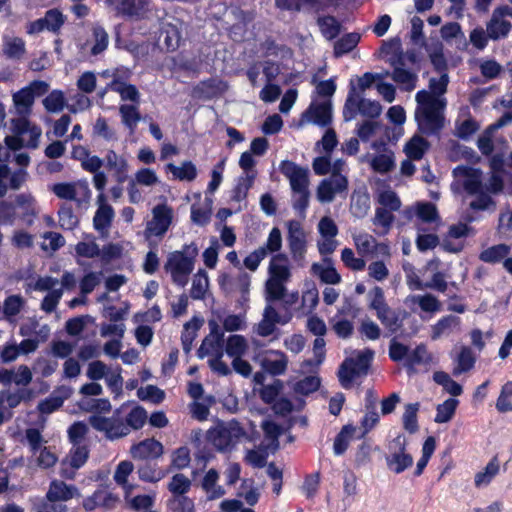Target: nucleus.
<instances>
[{"mask_svg":"<svg viewBox=\"0 0 512 512\" xmlns=\"http://www.w3.org/2000/svg\"><path fill=\"white\" fill-rule=\"evenodd\" d=\"M285 281L270 279L266 282V293L268 301H278L285 297Z\"/></svg>","mask_w":512,"mask_h":512,"instance_id":"58","label":"nucleus"},{"mask_svg":"<svg viewBox=\"0 0 512 512\" xmlns=\"http://www.w3.org/2000/svg\"><path fill=\"white\" fill-rule=\"evenodd\" d=\"M459 401L455 398H449L443 403L439 404L436 408V416L434 421L436 423H446L452 419L455 414Z\"/></svg>","mask_w":512,"mask_h":512,"instance_id":"41","label":"nucleus"},{"mask_svg":"<svg viewBox=\"0 0 512 512\" xmlns=\"http://www.w3.org/2000/svg\"><path fill=\"white\" fill-rule=\"evenodd\" d=\"M429 143L426 139L414 136L406 145L405 152L412 160H420L425 154Z\"/></svg>","mask_w":512,"mask_h":512,"instance_id":"43","label":"nucleus"},{"mask_svg":"<svg viewBox=\"0 0 512 512\" xmlns=\"http://www.w3.org/2000/svg\"><path fill=\"white\" fill-rule=\"evenodd\" d=\"M173 221V209L167 203H159L152 209V220L147 223L146 233L162 237Z\"/></svg>","mask_w":512,"mask_h":512,"instance_id":"6","label":"nucleus"},{"mask_svg":"<svg viewBox=\"0 0 512 512\" xmlns=\"http://www.w3.org/2000/svg\"><path fill=\"white\" fill-rule=\"evenodd\" d=\"M13 102L19 114L29 113L34 103V95L24 87L13 95Z\"/></svg>","mask_w":512,"mask_h":512,"instance_id":"40","label":"nucleus"},{"mask_svg":"<svg viewBox=\"0 0 512 512\" xmlns=\"http://www.w3.org/2000/svg\"><path fill=\"white\" fill-rule=\"evenodd\" d=\"M318 25L323 36L329 40L336 38L341 32V24L331 15L320 17Z\"/></svg>","mask_w":512,"mask_h":512,"instance_id":"42","label":"nucleus"},{"mask_svg":"<svg viewBox=\"0 0 512 512\" xmlns=\"http://www.w3.org/2000/svg\"><path fill=\"white\" fill-rule=\"evenodd\" d=\"M166 170L170 171L174 178L180 181H193L197 177L196 166L191 161H184L180 167L168 163Z\"/></svg>","mask_w":512,"mask_h":512,"instance_id":"35","label":"nucleus"},{"mask_svg":"<svg viewBox=\"0 0 512 512\" xmlns=\"http://www.w3.org/2000/svg\"><path fill=\"white\" fill-rule=\"evenodd\" d=\"M24 300L20 295L8 296L3 305V312L7 317H13L20 313L23 308Z\"/></svg>","mask_w":512,"mask_h":512,"instance_id":"64","label":"nucleus"},{"mask_svg":"<svg viewBox=\"0 0 512 512\" xmlns=\"http://www.w3.org/2000/svg\"><path fill=\"white\" fill-rule=\"evenodd\" d=\"M391 78L397 84L402 85V88L408 92L416 88V83L418 80V77L415 73L400 66H396L393 69V72L391 73Z\"/></svg>","mask_w":512,"mask_h":512,"instance_id":"30","label":"nucleus"},{"mask_svg":"<svg viewBox=\"0 0 512 512\" xmlns=\"http://www.w3.org/2000/svg\"><path fill=\"white\" fill-rule=\"evenodd\" d=\"M127 406L128 403L122 404L114 411L112 417L91 415L88 419L89 424L96 431L103 432L109 440L125 437L131 430L141 429L148 419L146 410L140 405L134 406L122 419L120 415Z\"/></svg>","mask_w":512,"mask_h":512,"instance_id":"1","label":"nucleus"},{"mask_svg":"<svg viewBox=\"0 0 512 512\" xmlns=\"http://www.w3.org/2000/svg\"><path fill=\"white\" fill-rule=\"evenodd\" d=\"M355 431L356 428L351 424L343 426L334 439L333 450L335 455H342L346 452L349 446V439L353 436Z\"/></svg>","mask_w":512,"mask_h":512,"instance_id":"39","label":"nucleus"},{"mask_svg":"<svg viewBox=\"0 0 512 512\" xmlns=\"http://www.w3.org/2000/svg\"><path fill=\"white\" fill-rule=\"evenodd\" d=\"M203 324V319L197 316H193L183 326L181 333V343L185 353H189L192 349L193 342L197 336L198 330Z\"/></svg>","mask_w":512,"mask_h":512,"instance_id":"23","label":"nucleus"},{"mask_svg":"<svg viewBox=\"0 0 512 512\" xmlns=\"http://www.w3.org/2000/svg\"><path fill=\"white\" fill-rule=\"evenodd\" d=\"M59 224L64 230H73L78 224V218L71 207L62 206L58 211Z\"/></svg>","mask_w":512,"mask_h":512,"instance_id":"62","label":"nucleus"},{"mask_svg":"<svg viewBox=\"0 0 512 512\" xmlns=\"http://www.w3.org/2000/svg\"><path fill=\"white\" fill-rule=\"evenodd\" d=\"M325 261H327L329 263V265L322 266L318 263H314L312 265V271L316 275H318L321 282H323L325 284H331V285L339 284L341 282V275L333 267L330 259H326Z\"/></svg>","mask_w":512,"mask_h":512,"instance_id":"31","label":"nucleus"},{"mask_svg":"<svg viewBox=\"0 0 512 512\" xmlns=\"http://www.w3.org/2000/svg\"><path fill=\"white\" fill-rule=\"evenodd\" d=\"M190 449L187 446H181L173 451L171 466L177 470H183L190 465Z\"/></svg>","mask_w":512,"mask_h":512,"instance_id":"54","label":"nucleus"},{"mask_svg":"<svg viewBox=\"0 0 512 512\" xmlns=\"http://www.w3.org/2000/svg\"><path fill=\"white\" fill-rule=\"evenodd\" d=\"M288 245L295 260L302 259L306 252V242L301 224L296 220L288 222Z\"/></svg>","mask_w":512,"mask_h":512,"instance_id":"16","label":"nucleus"},{"mask_svg":"<svg viewBox=\"0 0 512 512\" xmlns=\"http://www.w3.org/2000/svg\"><path fill=\"white\" fill-rule=\"evenodd\" d=\"M149 2V0H117L112 6L124 17L142 19L149 11Z\"/></svg>","mask_w":512,"mask_h":512,"instance_id":"17","label":"nucleus"},{"mask_svg":"<svg viewBox=\"0 0 512 512\" xmlns=\"http://www.w3.org/2000/svg\"><path fill=\"white\" fill-rule=\"evenodd\" d=\"M129 76L130 72L128 70L124 71L123 77L114 74L113 79L107 84L106 89H110L111 91L118 93L123 101L129 100L134 103H139L140 93L137 87L126 82V79Z\"/></svg>","mask_w":512,"mask_h":512,"instance_id":"13","label":"nucleus"},{"mask_svg":"<svg viewBox=\"0 0 512 512\" xmlns=\"http://www.w3.org/2000/svg\"><path fill=\"white\" fill-rule=\"evenodd\" d=\"M191 480L182 473H177L172 476L167 488L172 494L171 497L185 496L191 489Z\"/></svg>","mask_w":512,"mask_h":512,"instance_id":"37","label":"nucleus"},{"mask_svg":"<svg viewBox=\"0 0 512 512\" xmlns=\"http://www.w3.org/2000/svg\"><path fill=\"white\" fill-rule=\"evenodd\" d=\"M221 80L208 78L200 81L193 87L192 96L198 99L210 100L222 94L223 89Z\"/></svg>","mask_w":512,"mask_h":512,"instance_id":"20","label":"nucleus"},{"mask_svg":"<svg viewBox=\"0 0 512 512\" xmlns=\"http://www.w3.org/2000/svg\"><path fill=\"white\" fill-rule=\"evenodd\" d=\"M130 453L134 459L155 460L163 454V445L154 438L145 439L132 445Z\"/></svg>","mask_w":512,"mask_h":512,"instance_id":"14","label":"nucleus"},{"mask_svg":"<svg viewBox=\"0 0 512 512\" xmlns=\"http://www.w3.org/2000/svg\"><path fill=\"white\" fill-rule=\"evenodd\" d=\"M137 396L142 401L148 400L154 404H159L164 400L165 393L155 385H147L145 388L138 389Z\"/></svg>","mask_w":512,"mask_h":512,"instance_id":"53","label":"nucleus"},{"mask_svg":"<svg viewBox=\"0 0 512 512\" xmlns=\"http://www.w3.org/2000/svg\"><path fill=\"white\" fill-rule=\"evenodd\" d=\"M416 214L425 223H432L439 219L436 205L431 202L418 203Z\"/></svg>","mask_w":512,"mask_h":512,"instance_id":"55","label":"nucleus"},{"mask_svg":"<svg viewBox=\"0 0 512 512\" xmlns=\"http://www.w3.org/2000/svg\"><path fill=\"white\" fill-rule=\"evenodd\" d=\"M106 167L113 171V176L118 184H123L127 180L128 163L123 158L117 155L114 150H108L105 155Z\"/></svg>","mask_w":512,"mask_h":512,"instance_id":"21","label":"nucleus"},{"mask_svg":"<svg viewBox=\"0 0 512 512\" xmlns=\"http://www.w3.org/2000/svg\"><path fill=\"white\" fill-rule=\"evenodd\" d=\"M16 218L17 212L15 202L12 203L6 200L0 201V224L13 225Z\"/></svg>","mask_w":512,"mask_h":512,"instance_id":"60","label":"nucleus"},{"mask_svg":"<svg viewBox=\"0 0 512 512\" xmlns=\"http://www.w3.org/2000/svg\"><path fill=\"white\" fill-rule=\"evenodd\" d=\"M476 362V358L470 347L463 346L457 357V367L454 373L460 374L470 371Z\"/></svg>","mask_w":512,"mask_h":512,"instance_id":"45","label":"nucleus"},{"mask_svg":"<svg viewBox=\"0 0 512 512\" xmlns=\"http://www.w3.org/2000/svg\"><path fill=\"white\" fill-rule=\"evenodd\" d=\"M65 104V96L61 90H53L43 100L45 109L50 113L62 111Z\"/></svg>","mask_w":512,"mask_h":512,"instance_id":"47","label":"nucleus"},{"mask_svg":"<svg viewBox=\"0 0 512 512\" xmlns=\"http://www.w3.org/2000/svg\"><path fill=\"white\" fill-rule=\"evenodd\" d=\"M209 286V279L207 272L199 269L194 275L192 287L190 290V297L194 300H204Z\"/></svg>","mask_w":512,"mask_h":512,"instance_id":"34","label":"nucleus"},{"mask_svg":"<svg viewBox=\"0 0 512 512\" xmlns=\"http://www.w3.org/2000/svg\"><path fill=\"white\" fill-rule=\"evenodd\" d=\"M341 260L347 268L353 271H361L365 268L364 259L356 257L351 248L346 247L342 250Z\"/></svg>","mask_w":512,"mask_h":512,"instance_id":"61","label":"nucleus"},{"mask_svg":"<svg viewBox=\"0 0 512 512\" xmlns=\"http://www.w3.org/2000/svg\"><path fill=\"white\" fill-rule=\"evenodd\" d=\"M243 434V428L236 424L211 429L208 438L217 450L227 451L237 443Z\"/></svg>","mask_w":512,"mask_h":512,"instance_id":"5","label":"nucleus"},{"mask_svg":"<svg viewBox=\"0 0 512 512\" xmlns=\"http://www.w3.org/2000/svg\"><path fill=\"white\" fill-rule=\"evenodd\" d=\"M119 502V497L105 489H97L92 495L83 500L82 506L86 511H93L96 508L112 510Z\"/></svg>","mask_w":512,"mask_h":512,"instance_id":"12","label":"nucleus"},{"mask_svg":"<svg viewBox=\"0 0 512 512\" xmlns=\"http://www.w3.org/2000/svg\"><path fill=\"white\" fill-rule=\"evenodd\" d=\"M443 106L434 108L425 107L424 110L415 111V119L419 129L425 134H434L444 126V117L441 113Z\"/></svg>","mask_w":512,"mask_h":512,"instance_id":"8","label":"nucleus"},{"mask_svg":"<svg viewBox=\"0 0 512 512\" xmlns=\"http://www.w3.org/2000/svg\"><path fill=\"white\" fill-rule=\"evenodd\" d=\"M161 35H164V44L169 51H175L178 49L181 36L177 27L174 25H167L161 31Z\"/></svg>","mask_w":512,"mask_h":512,"instance_id":"56","label":"nucleus"},{"mask_svg":"<svg viewBox=\"0 0 512 512\" xmlns=\"http://www.w3.org/2000/svg\"><path fill=\"white\" fill-rule=\"evenodd\" d=\"M247 349V342L242 335L234 334L228 337L225 352L230 357L242 356Z\"/></svg>","mask_w":512,"mask_h":512,"instance_id":"44","label":"nucleus"},{"mask_svg":"<svg viewBox=\"0 0 512 512\" xmlns=\"http://www.w3.org/2000/svg\"><path fill=\"white\" fill-rule=\"evenodd\" d=\"M255 174H242L237 180L236 184L231 190L230 200L233 202H241L248 196L249 190L253 187L255 182Z\"/></svg>","mask_w":512,"mask_h":512,"instance_id":"25","label":"nucleus"},{"mask_svg":"<svg viewBox=\"0 0 512 512\" xmlns=\"http://www.w3.org/2000/svg\"><path fill=\"white\" fill-rule=\"evenodd\" d=\"M270 279L287 282L291 276L288 266V257L285 254L278 253L271 258L269 264Z\"/></svg>","mask_w":512,"mask_h":512,"instance_id":"22","label":"nucleus"},{"mask_svg":"<svg viewBox=\"0 0 512 512\" xmlns=\"http://www.w3.org/2000/svg\"><path fill=\"white\" fill-rule=\"evenodd\" d=\"M413 301L418 304L423 312L436 313L441 310V302L430 293L414 296Z\"/></svg>","mask_w":512,"mask_h":512,"instance_id":"48","label":"nucleus"},{"mask_svg":"<svg viewBox=\"0 0 512 512\" xmlns=\"http://www.w3.org/2000/svg\"><path fill=\"white\" fill-rule=\"evenodd\" d=\"M510 252L507 244L493 245L479 254V259L485 263L495 264L502 261Z\"/></svg>","mask_w":512,"mask_h":512,"instance_id":"36","label":"nucleus"},{"mask_svg":"<svg viewBox=\"0 0 512 512\" xmlns=\"http://www.w3.org/2000/svg\"><path fill=\"white\" fill-rule=\"evenodd\" d=\"M360 39L361 36L357 32L344 34L334 43V55L340 57L351 52L358 45Z\"/></svg>","mask_w":512,"mask_h":512,"instance_id":"33","label":"nucleus"},{"mask_svg":"<svg viewBox=\"0 0 512 512\" xmlns=\"http://www.w3.org/2000/svg\"><path fill=\"white\" fill-rule=\"evenodd\" d=\"M320 385L321 381L319 377L309 375L296 383L295 390L301 395H309L317 391Z\"/></svg>","mask_w":512,"mask_h":512,"instance_id":"59","label":"nucleus"},{"mask_svg":"<svg viewBox=\"0 0 512 512\" xmlns=\"http://www.w3.org/2000/svg\"><path fill=\"white\" fill-rule=\"evenodd\" d=\"M406 448L407 440L403 434L397 435L389 442V454L385 456V460L390 471L400 474L413 465V457Z\"/></svg>","mask_w":512,"mask_h":512,"instance_id":"4","label":"nucleus"},{"mask_svg":"<svg viewBox=\"0 0 512 512\" xmlns=\"http://www.w3.org/2000/svg\"><path fill=\"white\" fill-rule=\"evenodd\" d=\"M395 166L393 155L378 154L371 161V167L375 172L385 174Z\"/></svg>","mask_w":512,"mask_h":512,"instance_id":"57","label":"nucleus"},{"mask_svg":"<svg viewBox=\"0 0 512 512\" xmlns=\"http://www.w3.org/2000/svg\"><path fill=\"white\" fill-rule=\"evenodd\" d=\"M198 247L192 242L185 244L181 251H174L168 256L165 269L171 273L172 280L180 287H185L188 277L194 269Z\"/></svg>","mask_w":512,"mask_h":512,"instance_id":"2","label":"nucleus"},{"mask_svg":"<svg viewBox=\"0 0 512 512\" xmlns=\"http://www.w3.org/2000/svg\"><path fill=\"white\" fill-rule=\"evenodd\" d=\"M167 507L171 512H195L193 499L186 495L170 497L167 500Z\"/></svg>","mask_w":512,"mask_h":512,"instance_id":"50","label":"nucleus"},{"mask_svg":"<svg viewBox=\"0 0 512 512\" xmlns=\"http://www.w3.org/2000/svg\"><path fill=\"white\" fill-rule=\"evenodd\" d=\"M93 38L95 43L91 48V54L96 56L107 49L109 36L106 30L98 25L93 28Z\"/></svg>","mask_w":512,"mask_h":512,"instance_id":"52","label":"nucleus"},{"mask_svg":"<svg viewBox=\"0 0 512 512\" xmlns=\"http://www.w3.org/2000/svg\"><path fill=\"white\" fill-rule=\"evenodd\" d=\"M500 464L498 456L495 455L491 458L485 468L475 474L474 484L477 488L488 486L494 477L499 473Z\"/></svg>","mask_w":512,"mask_h":512,"instance_id":"26","label":"nucleus"},{"mask_svg":"<svg viewBox=\"0 0 512 512\" xmlns=\"http://www.w3.org/2000/svg\"><path fill=\"white\" fill-rule=\"evenodd\" d=\"M302 118L307 122L313 123L319 127H327L332 123V102L326 100L320 103L312 102L303 112Z\"/></svg>","mask_w":512,"mask_h":512,"instance_id":"11","label":"nucleus"},{"mask_svg":"<svg viewBox=\"0 0 512 512\" xmlns=\"http://www.w3.org/2000/svg\"><path fill=\"white\" fill-rule=\"evenodd\" d=\"M376 316L381 324L386 328L389 335H393L402 329L403 321L408 316V313L405 310H394L389 307L388 311L385 310V312H379Z\"/></svg>","mask_w":512,"mask_h":512,"instance_id":"18","label":"nucleus"},{"mask_svg":"<svg viewBox=\"0 0 512 512\" xmlns=\"http://www.w3.org/2000/svg\"><path fill=\"white\" fill-rule=\"evenodd\" d=\"M27 172L22 169L11 171L6 163H0V198H3L8 190H18L26 182Z\"/></svg>","mask_w":512,"mask_h":512,"instance_id":"10","label":"nucleus"},{"mask_svg":"<svg viewBox=\"0 0 512 512\" xmlns=\"http://www.w3.org/2000/svg\"><path fill=\"white\" fill-rule=\"evenodd\" d=\"M260 361L262 369L272 376L283 375L288 366L286 354L280 350H269Z\"/></svg>","mask_w":512,"mask_h":512,"instance_id":"15","label":"nucleus"},{"mask_svg":"<svg viewBox=\"0 0 512 512\" xmlns=\"http://www.w3.org/2000/svg\"><path fill=\"white\" fill-rule=\"evenodd\" d=\"M89 457V449L86 445H78L70 451V465L74 469L82 467Z\"/></svg>","mask_w":512,"mask_h":512,"instance_id":"63","label":"nucleus"},{"mask_svg":"<svg viewBox=\"0 0 512 512\" xmlns=\"http://www.w3.org/2000/svg\"><path fill=\"white\" fill-rule=\"evenodd\" d=\"M78 495V489L74 485H68L64 481L53 480L50 483L46 498L49 502L68 501Z\"/></svg>","mask_w":512,"mask_h":512,"instance_id":"19","label":"nucleus"},{"mask_svg":"<svg viewBox=\"0 0 512 512\" xmlns=\"http://www.w3.org/2000/svg\"><path fill=\"white\" fill-rule=\"evenodd\" d=\"M369 308L371 310H374L376 312V315L379 312H385L388 311L389 305L387 304L385 300L384 291L381 287L375 286L370 292H369Z\"/></svg>","mask_w":512,"mask_h":512,"instance_id":"51","label":"nucleus"},{"mask_svg":"<svg viewBox=\"0 0 512 512\" xmlns=\"http://www.w3.org/2000/svg\"><path fill=\"white\" fill-rule=\"evenodd\" d=\"M420 409V403H409L405 406V411L402 415L403 428L409 434H415L419 430L418 424V411Z\"/></svg>","mask_w":512,"mask_h":512,"instance_id":"32","label":"nucleus"},{"mask_svg":"<svg viewBox=\"0 0 512 512\" xmlns=\"http://www.w3.org/2000/svg\"><path fill=\"white\" fill-rule=\"evenodd\" d=\"M362 99L356 91V86L351 81L348 96L343 107V118L345 121H350L355 118L358 112L361 113Z\"/></svg>","mask_w":512,"mask_h":512,"instance_id":"27","label":"nucleus"},{"mask_svg":"<svg viewBox=\"0 0 512 512\" xmlns=\"http://www.w3.org/2000/svg\"><path fill=\"white\" fill-rule=\"evenodd\" d=\"M137 473L140 480L151 483L158 482L165 476L164 472L151 461H145L143 464L139 465Z\"/></svg>","mask_w":512,"mask_h":512,"instance_id":"38","label":"nucleus"},{"mask_svg":"<svg viewBox=\"0 0 512 512\" xmlns=\"http://www.w3.org/2000/svg\"><path fill=\"white\" fill-rule=\"evenodd\" d=\"M280 172L289 179L292 192L309 189V171L290 160H283L279 165Z\"/></svg>","mask_w":512,"mask_h":512,"instance_id":"9","label":"nucleus"},{"mask_svg":"<svg viewBox=\"0 0 512 512\" xmlns=\"http://www.w3.org/2000/svg\"><path fill=\"white\" fill-rule=\"evenodd\" d=\"M113 217L114 210L112 206L108 204L100 205L93 217V226L95 230L101 233L106 232L108 228L111 226Z\"/></svg>","mask_w":512,"mask_h":512,"instance_id":"29","label":"nucleus"},{"mask_svg":"<svg viewBox=\"0 0 512 512\" xmlns=\"http://www.w3.org/2000/svg\"><path fill=\"white\" fill-rule=\"evenodd\" d=\"M512 29V23L493 15L487 23V33L490 39L499 40L506 38Z\"/></svg>","mask_w":512,"mask_h":512,"instance_id":"28","label":"nucleus"},{"mask_svg":"<svg viewBox=\"0 0 512 512\" xmlns=\"http://www.w3.org/2000/svg\"><path fill=\"white\" fill-rule=\"evenodd\" d=\"M46 26V30L53 33L59 32L65 22V17L59 9H49L42 18Z\"/></svg>","mask_w":512,"mask_h":512,"instance_id":"49","label":"nucleus"},{"mask_svg":"<svg viewBox=\"0 0 512 512\" xmlns=\"http://www.w3.org/2000/svg\"><path fill=\"white\" fill-rule=\"evenodd\" d=\"M119 112L122 123L130 130H134L141 119V114L137 107L134 105L123 104L120 106Z\"/></svg>","mask_w":512,"mask_h":512,"instance_id":"46","label":"nucleus"},{"mask_svg":"<svg viewBox=\"0 0 512 512\" xmlns=\"http://www.w3.org/2000/svg\"><path fill=\"white\" fill-rule=\"evenodd\" d=\"M16 208L21 209L19 215L20 220L27 226H31L36 217V210L34 206V199L27 194H18L15 197Z\"/></svg>","mask_w":512,"mask_h":512,"instance_id":"24","label":"nucleus"},{"mask_svg":"<svg viewBox=\"0 0 512 512\" xmlns=\"http://www.w3.org/2000/svg\"><path fill=\"white\" fill-rule=\"evenodd\" d=\"M374 357V351L366 348L355 357L346 358L339 367L338 378L341 386L350 388L352 381L359 376L367 375Z\"/></svg>","mask_w":512,"mask_h":512,"instance_id":"3","label":"nucleus"},{"mask_svg":"<svg viewBox=\"0 0 512 512\" xmlns=\"http://www.w3.org/2000/svg\"><path fill=\"white\" fill-rule=\"evenodd\" d=\"M348 189V179L346 176L332 171L329 178L321 180L317 188V198L322 203H330L334 200L337 193H342Z\"/></svg>","mask_w":512,"mask_h":512,"instance_id":"7","label":"nucleus"}]
</instances>
